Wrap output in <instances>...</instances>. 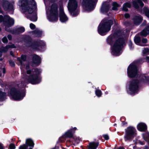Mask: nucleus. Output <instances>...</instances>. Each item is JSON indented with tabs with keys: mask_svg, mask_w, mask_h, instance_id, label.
<instances>
[{
	"mask_svg": "<svg viewBox=\"0 0 149 149\" xmlns=\"http://www.w3.org/2000/svg\"><path fill=\"white\" fill-rule=\"evenodd\" d=\"M18 4L23 11L25 13L27 18L32 21L37 20L36 6L34 0H19Z\"/></svg>",
	"mask_w": 149,
	"mask_h": 149,
	"instance_id": "1",
	"label": "nucleus"
},
{
	"mask_svg": "<svg viewBox=\"0 0 149 149\" xmlns=\"http://www.w3.org/2000/svg\"><path fill=\"white\" fill-rule=\"evenodd\" d=\"M29 67V64L26 65V68L27 75L26 74L23 75L21 79V83L19 84V87L24 88L26 86L27 82L35 84L41 81V79L38 76L41 72V70L37 68H34L31 71L28 69Z\"/></svg>",
	"mask_w": 149,
	"mask_h": 149,
	"instance_id": "2",
	"label": "nucleus"
},
{
	"mask_svg": "<svg viewBox=\"0 0 149 149\" xmlns=\"http://www.w3.org/2000/svg\"><path fill=\"white\" fill-rule=\"evenodd\" d=\"M127 73L130 77L133 78L136 76L138 77V79H141V81L144 82H146L147 80V78L145 75L138 76L140 75V74L138 72L136 63H133L129 65L127 68Z\"/></svg>",
	"mask_w": 149,
	"mask_h": 149,
	"instance_id": "3",
	"label": "nucleus"
},
{
	"mask_svg": "<svg viewBox=\"0 0 149 149\" xmlns=\"http://www.w3.org/2000/svg\"><path fill=\"white\" fill-rule=\"evenodd\" d=\"M113 23V21L111 20L107 19H103L98 26V33L102 36L105 35L110 30Z\"/></svg>",
	"mask_w": 149,
	"mask_h": 149,
	"instance_id": "4",
	"label": "nucleus"
},
{
	"mask_svg": "<svg viewBox=\"0 0 149 149\" xmlns=\"http://www.w3.org/2000/svg\"><path fill=\"white\" fill-rule=\"evenodd\" d=\"M125 45V42L123 39L121 38L116 40L111 48L112 55L115 56L120 55L121 53V49Z\"/></svg>",
	"mask_w": 149,
	"mask_h": 149,
	"instance_id": "5",
	"label": "nucleus"
},
{
	"mask_svg": "<svg viewBox=\"0 0 149 149\" xmlns=\"http://www.w3.org/2000/svg\"><path fill=\"white\" fill-rule=\"evenodd\" d=\"M58 6L56 3H53L50 10L47 9L46 13L49 20L50 21H56L58 19Z\"/></svg>",
	"mask_w": 149,
	"mask_h": 149,
	"instance_id": "6",
	"label": "nucleus"
},
{
	"mask_svg": "<svg viewBox=\"0 0 149 149\" xmlns=\"http://www.w3.org/2000/svg\"><path fill=\"white\" fill-rule=\"evenodd\" d=\"M24 47H31L32 48L35 49H39L37 47H39L38 45L40 46H44L45 45V43L42 41H39L36 43H33L31 42V39L30 37L28 36H26L24 39Z\"/></svg>",
	"mask_w": 149,
	"mask_h": 149,
	"instance_id": "7",
	"label": "nucleus"
},
{
	"mask_svg": "<svg viewBox=\"0 0 149 149\" xmlns=\"http://www.w3.org/2000/svg\"><path fill=\"white\" fill-rule=\"evenodd\" d=\"M2 22L6 26V30L7 31L10 32V30L7 29V27H10L14 25V19L7 15H5L4 17L2 15H0V23Z\"/></svg>",
	"mask_w": 149,
	"mask_h": 149,
	"instance_id": "8",
	"label": "nucleus"
},
{
	"mask_svg": "<svg viewBox=\"0 0 149 149\" xmlns=\"http://www.w3.org/2000/svg\"><path fill=\"white\" fill-rule=\"evenodd\" d=\"M68 7L71 14L73 16L77 15L79 13L76 10L78 7V3L77 0H69Z\"/></svg>",
	"mask_w": 149,
	"mask_h": 149,
	"instance_id": "9",
	"label": "nucleus"
},
{
	"mask_svg": "<svg viewBox=\"0 0 149 149\" xmlns=\"http://www.w3.org/2000/svg\"><path fill=\"white\" fill-rule=\"evenodd\" d=\"M139 82L135 80H133L129 82L127 88L128 93L131 95L136 93L138 90Z\"/></svg>",
	"mask_w": 149,
	"mask_h": 149,
	"instance_id": "10",
	"label": "nucleus"
},
{
	"mask_svg": "<svg viewBox=\"0 0 149 149\" xmlns=\"http://www.w3.org/2000/svg\"><path fill=\"white\" fill-rule=\"evenodd\" d=\"M136 130L132 127H129L125 130L124 139L125 141H130L136 135Z\"/></svg>",
	"mask_w": 149,
	"mask_h": 149,
	"instance_id": "11",
	"label": "nucleus"
},
{
	"mask_svg": "<svg viewBox=\"0 0 149 149\" xmlns=\"http://www.w3.org/2000/svg\"><path fill=\"white\" fill-rule=\"evenodd\" d=\"M97 0H83L82 4L84 8L88 11L93 10Z\"/></svg>",
	"mask_w": 149,
	"mask_h": 149,
	"instance_id": "12",
	"label": "nucleus"
},
{
	"mask_svg": "<svg viewBox=\"0 0 149 149\" xmlns=\"http://www.w3.org/2000/svg\"><path fill=\"white\" fill-rule=\"evenodd\" d=\"M10 94L13 99L16 100H22L25 96L24 91L23 90H22V91L20 92L17 91L14 88H13L11 89Z\"/></svg>",
	"mask_w": 149,
	"mask_h": 149,
	"instance_id": "13",
	"label": "nucleus"
},
{
	"mask_svg": "<svg viewBox=\"0 0 149 149\" xmlns=\"http://www.w3.org/2000/svg\"><path fill=\"white\" fill-rule=\"evenodd\" d=\"M14 1H12L9 2L7 1H3L2 3V5L4 10L8 11H13L14 10L13 4Z\"/></svg>",
	"mask_w": 149,
	"mask_h": 149,
	"instance_id": "14",
	"label": "nucleus"
},
{
	"mask_svg": "<svg viewBox=\"0 0 149 149\" xmlns=\"http://www.w3.org/2000/svg\"><path fill=\"white\" fill-rule=\"evenodd\" d=\"M111 4L108 1H105L103 2L101 8V12L104 14L107 13L109 10Z\"/></svg>",
	"mask_w": 149,
	"mask_h": 149,
	"instance_id": "15",
	"label": "nucleus"
},
{
	"mask_svg": "<svg viewBox=\"0 0 149 149\" xmlns=\"http://www.w3.org/2000/svg\"><path fill=\"white\" fill-rule=\"evenodd\" d=\"M60 20L62 22H64L67 21L68 19L64 13L63 9L61 7L60 10Z\"/></svg>",
	"mask_w": 149,
	"mask_h": 149,
	"instance_id": "16",
	"label": "nucleus"
},
{
	"mask_svg": "<svg viewBox=\"0 0 149 149\" xmlns=\"http://www.w3.org/2000/svg\"><path fill=\"white\" fill-rule=\"evenodd\" d=\"M26 56L25 55H22L21 56V58H17V61H18V63L19 65L21 66V69L22 70L25 66L24 65V63H23L26 60Z\"/></svg>",
	"mask_w": 149,
	"mask_h": 149,
	"instance_id": "17",
	"label": "nucleus"
},
{
	"mask_svg": "<svg viewBox=\"0 0 149 149\" xmlns=\"http://www.w3.org/2000/svg\"><path fill=\"white\" fill-rule=\"evenodd\" d=\"M133 6L136 9H138L139 8V5L141 7L144 6V4L140 0H134L132 2Z\"/></svg>",
	"mask_w": 149,
	"mask_h": 149,
	"instance_id": "18",
	"label": "nucleus"
},
{
	"mask_svg": "<svg viewBox=\"0 0 149 149\" xmlns=\"http://www.w3.org/2000/svg\"><path fill=\"white\" fill-rule=\"evenodd\" d=\"M10 48H16V47L14 44L11 45H7L5 47H1L0 48V52H7Z\"/></svg>",
	"mask_w": 149,
	"mask_h": 149,
	"instance_id": "19",
	"label": "nucleus"
},
{
	"mask_svg": "<svg viewBox=\"0 0 149 149\" xmlns=\"http://www.w3.org/2000/svg\"><path fill=\"white\" fill-rule=\"evenodd\" d=\"M138 130L141 131H144L147 129L146 125L143 123H140L137 126Z\"/></svg>",
	"mask_w": 149,
	"mask_h": 149,
	"instance_id": "20",
	"label": "nucleus"
},
{
	"mask_svg": "<svg viewBox=\"0 0 149 149\" xmlns=\"http://www.w3.org/2000/svg\"><path fill=\"white\" fill-rule=\"evenodd\" d=\"M142 18L140 15H136L134 17L133 19V22L136 25H139L141 22Z\"/></svg>",
	"mask_w": 149,
	"mask_h": 149,
	"instance_id": "21",
	"label": "nucleus"
},
{
	"mask_svg": "<svg viewBox=\"0 0 149 149\" xmlns=\"http://www.w3.org/2000/svg\"><path fill=\"white\" fill-rule=\"evenodd\" d=\"M115 35H111L109 36L107 39V42L109 44L112 45L113 41L116 39Z\"/></svg>",
	"mask_w": 149,
	"mask_h": 149,
	"instance_id": "22",
	"label": "nucleus"
},
{
	"mask_svg": "<svg viewBox=\"0 0 149 149\" xmlns=\"http://www.w3.org/2000/svg\"><path fill=\"white\" fill-rule=\"evenodd\" d=\"M76 128L74 127L73 129H71L68 130L65 133V137H71L73 136V134L74 133V130H76Z\"/></svg>",
	"mask_w": 149,
	"mask_h": 149,
	"instance_id": "23",
	"label": "nucleus"
},
{
	"mask_svg": "<svg viewBox=\"0 0 149 149\" xmlns=\"http://www.w3.org/2000/svg\"><path fill=\"white\" fill-rule=\"evenodd\" d=\"M26 146L30 147V148L29 149H33V147L34 146V143L33 141L30 139H27L26 141Z\"/></svg>",
	"mask_w": 149,
	"mask_h": 149,
	"instance_id": "24",
	"label": "nucleus"
},
{
	"mask_svg": "<svg viewBox=\"0 0 149 149\" xmlns=\"http://www.w3.org/2000/svg\"><path fill=\"white\" fill-rule=\"evenodd\" d=\"M33 59L34 63L36 64H39L40 62V58L37 55H34L33 56Z\"/></svg>",
	"mask_w": 149,
	"mask_h": 149,
	"instance_id": "25",
	"label": "nucleus"
},
{
	"mask_svg": "<svg viewBox=\"0 0 149 149\" xmlns=\"http://www.w3.org/2000/svg\"><path fill=\"white\" fill-rule=\"evenodd\" d=\"M148 34H149V24L147 27L141 33V34L144 36H146Z\"/></svg>",
	"mask_w": 149,
	"mask_h": 149,
	"instance_id": "26",
	"label": "nucleus"
},
{
	"mask_svg": "<svg viewBox=\"0 0 149 149\" xmlns=\"http://www.w3.org/2000/svg\"><path fill=\"white\" fill-rule=\"evenodd\" d=\"M98 143L94 142L91 143L88 146L89 149H95L98 146Z\"/></svg>",
	"mask_w": 149,
	"mask_h": 149,
	"instance_id": "27",
	"label": "nucleus"
},
{
	"mask_svg": "<svg viewBox=\"0 0 149 149\" xmlns=\"http://www.w3.org/2000/svg\"><path fill=\"white\" fill-rule=\"evenodd\" d=\"M142 13H145V15L148 18H149V9L147 7H144L143 10L140 11Z\"/></svg>",
	"mask_w": 149,
	"mask_h": 149,
	"instance_id": "28",
	"label": "nucleus"
},
{
	"mask_svg": "<svg viewBox=\"0 0 149 149\" xmlns=\"http://www.w3.org/2000/svg\"><path fill=\"white\" fill-rule=\"evenodd\" d=\"M131 6V4L129 3H126L123 5V10L125 11L128 10L127 8H130Z\"/></svg>",
	"mask_w": 149,
	"mask_h": 149,
	"instance_id": "29",
	"label": "nucleus"
},
{
	"mask_svg": "<svg viewBox=\"0 0 149 149\" xmlns=\"http://www.w3.org/2000/svg\"><path fill=\"white\" fill-rule=\"evenodd\" d=\"M81 139L78 137H74L72 138V143L74 145L78 144L80 141Z\"/></svg>",
	"mask_w": 149,
	"mask_h": 149,
	"instance_id": "30",
	"label": "nucleus"
},
{
	"mask_svg": "<svg viewBox=\"0 0 149 149\" xmlns=\"http://www.w3.org/2000/svg\"><path fill=\"white\" fill-rule=\"evenodd\" d=\"M134 41L135 43L137 45L141 46H145L144 45H141V43H139V42L140 41V38L139 37L136 36L135 37Z\"/></svg>",
	"mask_w": 149,
	"mask_h": 149,
	"instance_id": "31",
	"label": "nucleus"
},
{
	"mask_svg": "<svg viewBox=\"0 0 149 149\" xmlns=\"http://www.w3.org/2000/svg\"><path fill=\"white\" fill-rule=\"evenodd\" d=\"M35 36L40 37L41 36L42 32L38 29H36L33 32Z\"/></svg>",
	"mask_w": 149,
	"mask_h": 149,
	"instance_id": "32",
	"label": "nucleus"
},
{
	"mask_svg": "<svg viewBox=\"0 0 149 149\" xmlns=\"http://www.w3.org/2000/svg\"><path fill=\"white\" fill-rule=\"evenodd\" d=\"M112 9L116 10H117L118 8L119 7V5L116 2H113L112 3Z\"/></svg>",
	"mask_w": 149,
	"mask_h": 149,
	"instance_id": "33",
	"label": "nucleus"
},
{
	"mask_svg": "<svg viewBox=\"0 0 149 149\" xmlns=\"http://www.w3.org/2000/svg\"><path fill=\"white\" fill-rule=\"evenodd\" d=\"M17 31L19 33H22L24 31L25 29L23 27H19L17 29Z\"/></svg>",
	"mask_w": 149,
	"mask_h": 149,
	"instance_id": "34",
	"label": "nucleus"
},
{
	"mask_svg": "<svg viewBox=\"0 0 149 149\" xmlns=\"http://www.w3.org/2000/svg\"><path fill=\"white\" fill-rule=\"evenodd\" d=\"M27 146L26 144H23L20 146L19 148V149H27Z\"/></svg>",
	"mask_w": 149,
	"mask_h": 149,
	"instance_id": "35",
	"label": "nucleus"
},
{
	"mask_svg": "<svg viewBox=\"0 0 149 149\" xmlns=\"http://www.w3.org/2000/svg\"><path fill=\"white\" fill-rule=\"evenodd\" d=\"M95 94L98 97H100L101 95V91L100 90H97L95 91Z\"/></svg>",
	"mask_w": 149,
	"mask_h": 149,
	"instance_id": "36",
	"label": "nucleus"
},
{
	"mask_svg": "<svg viewBox=\"0 0 149 149\" xmlns=\"http://www.w3.org/2000/svg\"><path fill=\"white\" fill-rule=\"evenodd\" d=\"M2 72L4 74L6 72L5 69L4 68L0 69V76H2L1 72Z\"/></svg>",
	"mask_w": 149,
	"mask_h": 149,
	"instance_id": "37",
	"label": "nucleus"
},
{
	"mask_svg": "<svg viewBox=\"0 0 149 149\" xmlns=\"http://www.w3.org/2000/svg\"><path fill=\"white\" fill-rule=\"evenodd\" d=\"M9 148L10 149H14L15 147L14 144L11 143L9 146Z\"/></svg>",
	"mask_w": 149,
	"mask_h": 149,
	"instance_id": "38",
	"label": "nucleus"
},
{
	"mask_svg": "<svg viewBox=\"0 0 149 149\" xmlns=\"http://www.w3.org/2000/svg\"><path fill=\"white\" fill-rule=\"evenodd\" d=\"M30 27L32 29H34L36 27L35 25L32 23H31L30 24Z\"/></svg>",
	"mask_w": 149,
	"mask_h": 149,
	"instance_id": "39",
	"label": "nucleus"
},
{
	"mask_svg": "<svg viewBox=\"0 0 149 149\" xmlns=\"http://www.w3.org/2000/svg\"><path fill=\"white\" fill-rule=\"evenodd\" d=\"M2 41L3 43H6L8 42V40L6 37H4L2 39Z\"/></svg>",
	"mask_w": 149,
	"mask_h": 149,
	"instance_id": "40",
	"label": "nucleus"
},
{
	"mask_svg": "<svg viewBox=\"0 0 149 149\" xmlns=\"http://www.w3.org/2000/svg\"><path fill=\"white\" fill-rule=\"evenodd\" d=\"M147 42V40L146 38H144L142 40V42L143 43V44H142V45H144L145 46V44Z\"/></svg>",
	"mask_w": 149,
	"mask_h": 149,
	"instance_id": "41",
	"label": "nucleus"
},
{
	"mask_svg": "<svg viewBox=\"0 0 149 149\" xmlns=\"http://www.w3.org/2000/svg\"><path fill=\"white\" fill-rule=\"evenodd\" d=\"M128 45L130 49H132L133 48L132 47V43L131 41H129L128 42Z\"/></svg>",
	"mask_w": 149,
	"mask_h": 149,
	"instance_id": "42",
	"label": "nucleus"
},
{
	"mask_svg": "<svg viewBox=\"0 0 149 149\" xmlns=\"http://www.w3.org/2000/svg\"><path fill=\"white\" fill-rule=\"evenodd\" d=\"M103 137L106 140H108L109 139V136L107 135L104 134L103 135Z\"/></svg>",
	"mask_w": 149,
	"mask_h": 149,
	"instance_id": "43",
	"label": "nucleus"
},
{
	"mask_svg": "<svg viewBox=\"0 0 149 149\" xmlns=\"http://www.w3.org/2000/svg\"><path fill=\"white\" fill-rule=\"evenodd\" d=\"M9 63L12 67H13L15 66V63L14 62L12 61H9Z\"/></svg>",
	"mask_w": 149,
	"mask_h": 149,
	"instance_id": "44",
	"label": "nucleus"
},
{
	"mask_svg": "<svg viewBox=\"0 0 149 149\" xmlns=\"http://www.w3.org/2000/svg\"><path fill=\"white\" fill-rule=\"evenodd\" d=\"M149 49L147 48L145 49L143 51V54H146L147 52H148L149 51Z\"/></svg>",
	"mask_w": 149,
	"mask_h": 149,
	"instance_id": "45",
	"label": "nucleus"
},
{
	"mask_svg": "<svg viewBox=\"0 0 149 149\" xmlns=\"http://www.w3.org/2000/svg\"><path fill=\"white\" fill-rule=\"evenodd\" d=\"M124 24L125 26H127L129 25V23L128 22H124Z\"/></svg>",
	"mask_w": 149,
	"mask_h": 149,
	"instance_id": "46",
	"label": "nucleus"
},
{
	"mask_svg": "<svg viewBox=\"0 0 149 149\" xmlns=\"http://www.w3.org/2000/svg\"><path fill=\"white\" fill-rule=\"evenodd\" d=\"M125 18H127L129 17L130 15L128 14H126L125 15Z\"/></svg>",
	"mask_w": 149,
	"mask_h": 149,
	"instance_id": "47",
	"label": "nucleus"
},
{
	"mask_svg": "<svg viewBox=\"0 0 149 149\" xmlns=\"http://www.w3.org/2000/svg\"><path fill=\"white\" fill-rule=\"evenodd\" d=\"M7 37L9 40H11L12 39V36L10 35H8Z\"/></svg>",
	"mask_w": 149,
	"mask_h": 149,
	"instance_id": "48",
	"label": "nucleus"
},
{
	"mask_svg": "<svg viewBox=\"0 0 149 149\" xmlns=\"http://www.w3.org/2000/svg\"><path fill=\"white\" fill-rule=\"evenodd\" d=\"M0 149H4L3 144L0 142Z\"/></svg>",
	"mask_w": 149,
	"mask_h": 149,
	"instance_id": "49",
	"label": "nucleus"
},
{
	"mask_svg": "<svg viewBox=\"0 0 149 149\" xmlns=\"http://www.w3.org/2000/svg\"><path fill=\"white\" fill-rule=\"evenodd\" d=\"M139 143L141 144V145H143L144 144V142H142L141 141H140Z\"/></svg>",
	"mask_w": 149,
	"mask_h": 149,
	"instance_id": "50",
	"label": "nucleus"
},
{
	"mask_svg": "<svg viewBox=\"0 0 149 149\" xmlns=\"http://www.w3.org/2000/svg\"><path fill=\"white\" fill-rule=\"evenodd\" d=\"M146 60L147 62H149V57L147 56L146 58Z\"/></svg>",
	"mask_w": 149,
	"mask_h": 149,
	"instance_id": "51",
	"label": "nucleus"
},
{
	"mask_svg": "<svg viewBox=\"0 0 149 149\" xmlns=\"http://www.w3.org/2000/svg\"><path fill=\"white\" fill-rule=\"evenodd\" d=\"M117 149H125L124 148L122 147H119Z\"/></svg>",
	"mask_w": 149,
	"mask_h": 149,
	"instance_id": "52",
	"label": "nucleus"
},
{
	"mask_svg": "<svg viewBox=\"0 0 149 149\" xmlns=\"http://www.w3.org/2000/svg\"><path fill=\"white\" fill-rule=\"evenodd\" d=\"M117 149H125L124 148L122 147H119Z\"/></svg>",
	"mask_w": 149,
	"mask_h": 149,
	"instance_id": "53",
	"label": "nucleus"
},
{
	"mask_svg": "<svg viewBox=\"0 0 149 149\" xmlns=\"http://www.w3.org/2000/svg\"><path fill=\"white\" fill-rule=\"evenodd\" d=\"M144 2L146 3H147L148 2V0H142Z\"/></svg>",
	"mask_w": 149,
	"mask_h": 149,
	"instance_id": "54",
	"label": "nucleus"
},
{
	"mask_svg": "<svg viewBox=\"0 0 149 149\" xmlns=\"http://www.w3.org/2000/svg\"><path fill=\"white\" fill-rule=\"evenodd\" d=\"M10 54H11V55L13 56V53H12V52H10Z\"/></svg>",
	"mask_w": 149,
	"mask_h": 149,
	"instance_id": "55",
	"label": "nucleus"
},
{
	"mask_svg": "<svg viewBox=\"0 0 149 149\" xmlns=\"http://www.w3.org/2000/svg\"><path fill=\"white\" fill-rule=\"evenodd\" d=\"M0 52V57L1 56H2V54Z\"/></svg>",
	"mask_w": 149,
	"mask_h": 149,
	"instance_id": "56",
	"label": "nucleus"
},
{
	"mask_svg": "<svg viewBox=\"0 0 149 149\" xmlns=\"http://www.w3.org/2000/svg\"><path fill=\"white\" fill-rule=\"evenodd\" d=\"M144 139L145 140H146V141H147V140H146V139H145L144 138Z\"/></svg>",
	"mask_w": 149,
	"mask_h": 149,
	"instance_id": "57",
	"label": "nucleus"
},
{
	"mask_svg": "<svg viewBox=\"0 0 149 149\" xmlns=\"http://www.w3.org/2000/svg\"><path fill=\"white\" fill-rule=\"evenodd\" d=\"M147 147V148H148V149H149V148H148L147 147Z\"/></svg>",
	"mask_w": 149,
	"mask_h": 149,
	"instance_id": "58",
	"label": "nucleus"
},
{
	"mask_svg": "<svg viewBox=\"0 0 149 149\" xmlns=\"http://www.w3.org/2000/svg\"><path fill=\"white\" fill-rule=\"evenodd\" d=\"M55 0H53V1H54Z\"/></svg>",
	"mask_w": 149,
	"mask_h": 149,
	"instance_id": "59",
	"label": "nucleus"
},
{
	"mask_svg": "<svg viewBox=\"0 0 149 149\" xmlns=\"http://www.w3.org/2000/svg\"><path fill=\"white\" fill-rule=\"evenodd\" d=\"M148 141H149V140H148Z\"/></svg>",
	"mask_w": 149,
	"mask_h": 149,
	"instance_id": "60",
	"label": "nucleus"
}]
</instances>
